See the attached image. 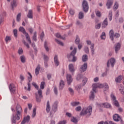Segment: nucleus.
Masks as SVG:
<instances>
[{
	"label": "nucleus",
	"instance_id": "24",
	"mask_svg": "<svg viewBox=\"0 0 124 124\" xmlns=\"http://www.w3.org/2000/svg\"><path fill=\"white\" fill-rule=\"evenodd\" d=\"M17 0H13L11 3V6L12 7V10H14V8L17 6V3H16Z\"/></svg>",
	"mask_w": 124,
	"mask_h": 124
},
{
	"label": "nucleus",
	"instance_id": "64",
	"mask_svg": "<svg viewBox=\"0 0 124 124\" xmlns=\"http://www.w3.org/2000/svg\"><path fill=\"white\" fill-rule=\"evenodd\" d=\"M54 93H55L56 95L58 94V88H57L56 86H54Z\"/></svg>",
	"mask_w": 124,
	"mask_h": 124
},
{
	"label": "nucleus",
	"instance_id": "56",
	"mask_svg": "<svg viewBox=\"0 0 124 124\" xmlns=\"http://www.w3.org/2000/svg\"><path fill=\"white\" fill-rule=\"evenodd\" d=\"M45 86V82H42L41 83V85H40V88L42 89V90H43V89H44V87Z\"/></svg>",
	"mask_w": 124,
	"mask_h": 124
},
{
	"label": "nucleus",
	"instance_id": "8",
	"mask_svg": "<svg viewBox=\"0 0 124 124\" xmlns=\"http://www.w3.org/2000/svg\"><path fill=\"white\" fill-rule=\"evenodd\" d=\"M96 104L99 107L108 108H112V106H111V104H109V103H97Z\"/></svg>",
	"mask_w": 124,
	"mask_h": 124
},
{
	"label": "nucleus",
	"instance_id": "30",
	"mask_svg": "<svg viewBox=\"0 0 124 124\" xmlns=\"http://www.w3.org/2000/svg\"><path fill=\"white\" fill-rule=\"evenodd\" d=\"M28 18H29V19H32L33 18V16H32V10H30L28 12V14L27 15Z\"/></svg>",
	"mask_w": 124,
	"mask_h": 124
},
{
	"label": "nucleus",
	"instance_id": "39",
	"mask_svg": "<svg viewBox=\"0 0 124 124\" xmlns=\"http://www.w3.org/2000/svg\"><path fill=\"white\" fill-rule=\"evenodd\" d=\"M118 8H119V3H118V2H115L113 6V10L114 11H116V10H117V9H118Z\"/></svg>",
	"mask_w": 124,
	"mask_h": 124
},
{
	"label": "nucleus",
	"instance_id": "43",
	"mask_svg": "<svg viewBox=\"0 0 124 124\" xmlns=\"http://www.w3.org/2000/svg\"><path fill=\"white\" fill-rule=\"evenodd\" d=\"M36 116V108H34L32 111V118H35Z\"/></svg>",
	"mask_w": 124,
	"mask_h": 124
},
{
	"label": "nucleus",
	"instance_id": "4",
	"mask_svg": "<svg viewBox=\"0 0 124 124\" xmlns=\"http://www.w3.org/2000/svg\"><path fill=\"white\" fill-rule=\"evenodd\" d=\"M19 31H21L23 33V34L25 35L26 37V40L28 41L30 44H31V37H30V35L27 32H26V30L23 27H20L19 29Z\"/></svg>",
	"mask_w": 124,
	"mask_h": 124
},
{
	"label": "nucleus",
	"instance_id": "37",
	"mask_svg": "<svg viewBox=\"0 0 124 124\" xmlns=\"http://www.w3.org/2000/svg\"><path fill=\"white\" fill-rule=\"evenodd\" d=\"M75 43L77 45L80 44V38H79V36L78 35H77V36H76Z\"/></svg>",
	"mask_w": 124,
	"mask_h": 124
},
{
	"label": "nucleus",
	"instance_id": "55",
	"mask_svg": "<svg viewBox=\"0 0 124 124\" xmlns=\"http://www.w3.org/2000/svg\"><path fill=\"white\" fill-rule=\"evenodd\" d=\"M75 110L77 112H80V111L82 110V107H81V106H78L76 108Z\"/></svg>",
	"mask_w": 124,
	"mask_h": 124
},
{
	"label": "nucleus",
	"instance_id": "36",
	"mask_svg": "<svg viewBox=\"0 0 124 124\" xmlns=\"http://www.w3.org/2000/svg\"><path fill=\"white\" fill-rule=\"evenodd\" d=\"M80 104V102H72L71 103V105L73 106V107H75L76 106H78Z\"/></svg>",
	"mask_w": 124,
	"mask_h": 124
},
{
	"label": "nucleus",
	"instance_id": "35",
	"mask_svg": "<svg viewBox=\"0 0 124 124\" xmlns=\"http://www.w3.org/2000/svg\"><path fill=\"white\" fill-rule=\"evenodd\" d=\"M108 19L110 21H112V19H113V13L112 11H109L108 12Z\"/></svg>",
	"mask_w": 124,
	"mask_h": 124
},
{
	"label": "nucleus",
	"instance_id": "31",
	"mask_svg": "<svg viewBox=\"0 0 124 124\" xmlns=\"http://www.w3.org/2000/svg\"><path fill=\"white\" fill-rule=\"evenodd\" d=\"M123 76H119L117 78H115V82L116 83H121V81L123 80Z\"/></svg>",
	"mask_w": 124,
	"mask_h": 124
},
{
	"label": "nucleus",
	"instance_id": "17",
	"mask_svg": "<svg viewBox=\"0 0 124 124\" xmlns=\"http://www.w3.org/2000/svg\"><path fill=\"white\" fill-rule=\"evenodd\" d=\"M100 84L94 83L93 84V91L94 93H96V89L97 88H100Z\"/></svg>",
	"mask_w": 124,
	"mask_h": 124
},
{
	"label": "nucleus",
	"instance_id": "58",
	"mask_svg": "<svg viewBox=\"0 0 124 124\" xmlns=\"http://www.w3.org/2000/svg\"><path fill=\"white\" fill-rule=\"evenodd\" d=\"M95 13L97 17H101V13L99 11H97Z\"/></svg>",
	"mask_w": 124,
	"mask_h": 124
},
{
	"label": "nucleus",
	"instance_id": "25",
	"mask_svg": "<svg viewBox=\"0 0 124 124\" xmlns=\"http://www.w3.org/2000/svg\"><path fill=\"white\" fill-rule=\"evenodd\" d=\"M54 63L56 66H59L60 64V62H59V59L58 58V55H55L54 58Z\"/></svg>",
	"mask_w": 124,
	"mask_h": 124
},
{
	"label": "nucleus",
	"instance_id": "9",
	"mask_svg": "<svg viewBox=\"0 0 124 124\" xmlns=\"http://www.w3.org/2000/svg\"><path fill=\"white\" fill-rule=\"evenodd\" d=\"M28 74L29 76L28 77V80L29 82L27 83L28 87L27 91H28V92H31V80L32 79V76H31V74L30 72H28Z\"/></svg>",
	"mask_w": 124,
	"mask_h": 124
},
{
	"label": "nucleus",
	"instance_id": "46",
	"mask_svg": "<svg viewBox=\"0 0 124 124\" xmlns=\"http://www.w3.org/2000/svg\"><path fill=\"white\" fill-rule=\"evenodd\" d=\"M13 32H14V35L15 37L17 38V37L18 36V35H17L18 31L17 30V29H14L13 30Z\"/></svg>",
	"mask_w": 124,
	"mask_h": 124
},
{
	"label": "nucleus",
	"instance_id": "11",
	"mask_svg": "<svg viewBox=\"0 0 124 124\" xmlns=\"http://www.w3.org/2000/svg\"><path fill=\"white\" fill-rule=\"evenodd\" d=\"M9 89L11 93H15V92H16V86H15L14 84H10L9 86Z\"/></svg>",
	"mask_w": 124,
	"mask_h": 124
},
{
	"label": "nucleus",
	"instance_id": "52",
	"mask_svg": "<svg viewBox=\"0 0 124 124\" xmlns=\"http://www.w3.org/2000/svg\"><path fill=\"white\" fill-rule=\"evenodd\" d=\"M110 97H111V100H112V101H114L116 100V96H115V95H114L113 93H111Z\"/></svg>",
	"mask_w": 124,
	"mask_h": 124
},
{
	"label": "nucleus",
	"instance_id": "57",
	"mask_svg": "<svg viewBox=\"0 0 124 124\" xmlns=\"http://www.w3.org/2000/svg\"><path fill=\"white\" fill-rule=\"evenodd\" d=\"M6 42H8L11 40V37L10 36H7L5 39Z\"/></svg>",
	"mask_w": 124,
	"mask_h": 124
},
{
	"label": "nucleus",
	"instance_id": "48",
	"mask_svg": "<svg viewBox=\"0 0 124 124\" xmlns=\"http://www.w3.org/2000/svg\"><path fill=\"white\" fill-rule=\"evenodd\" d=\"M17 22H20L21 21V13H19L16 16Z\"/></svg>",
	"mask_w": 124,
	"mask_h": 124
},
{
	"label": "nucleus",
	"instance_id": "21",
	"mask_svg": "<svg viewBox=\"0 0 124 124\" xmlns=\"http://www.w3.org/2000/svg\"><path fill=\"white\" fill-rule=\"evenodd\" d=\"M120 119H121V116L118 114H115L113 116V119L114 122H120Z\"/></svg>",
	"mask_w": 124,
	"mask_h": 124
},
{
	"label": "nucleus",
	"instance_id": "44",
	"mask_svg": "<svg viewBox=\"0 0 124 124\" xmlns=\"http://www.w3.org/2000/svg\"><path fill=\"white\" fill-rule=\"evenodd\" d=\"M93 98H94V92H91V94L90 96V99L91 100H93Z\"/></svg>",
	"mask_w": 124,
	"mask_h": 124
},
{
	"label": "nucleus",
	"instance_id": "26",
	"mask_svg": "<svg viewBox=\"0 0 124 124\" xmlns=\"http://www.w3.org/2000/svg\"><path fill=\"white\" fill-rule=\"evenodd\" d=\"M69 70L71 73H74L75 69H74V66L73 65V64H70L69 65Z\"/></svg>",
	"mask_w": 124,
	"mask_h": 124
},
{
	"label": "nucleus",
	"instance_id": "47",
	"mask_svg": "<svg viewBox=\"0 0 124 124\" xmlns=\"http://www.w3.org/2000/svg\"><path fill=\"white\" fill-rule=\"evenodd\" d=\"M55 41L58 43V44H59V45H61V46H63V43L57 39H55Z\"/></svg>",
	"mask_w": 124,
	"mask_h": 124
},
{
	"label": "nucleus",
	"instance_id": "32",
	"mask_svg": "<svg viewBox=\"0 0 124 124\" xmlns=\"http://www.w3.org/2000/svg\"><path fill=\"white\" fill-rule=\"evenodd\" d=\"M92 56L94 55V44H92L90 46Z\"/></svg>",
	"mask_w": 124,
	"mask_h": 124
},
{
	"label": "nucleus",
	"instance_id": "5",
	"mask_svg": "<svg viewBox=\"0 0 124 124\" xmlns=\"http://www.w3.org/2000/svg\"><path fill=\"white\" fill-rule=\"evenodd\" d=\"M35 97L37 102H41V98H43V95H42V90L39 89L38 91V93H35Z\"/></svg>",
	"mask_w": 124,
	"mask_h": 124
},
{
	"label": "nucleus",
	"instance_id": "33",
	"mask_svg": "<svg viewBox=\"0 0 124 124\" xmlns=\"http://www.w3.org/2000/svg\"><path fill=\"white\" fill-rule=\"evenodd\" d=\"M39 70H40V65H38L35 70V73L36 76L39 74Z\"/></svg>",
	"mask_w": 124,
	"mask_h": 124
},
{
	"label": "nucleus",
	"instance_id": "54",
	"mask_svg": "<svg viewBox=\"0 0 124 124\" xmlns=\"http://www.w3.org/2000/svg\"><path fill=\"white\" fill-rule=\"evenodd\" d=\"M101 27V23H98V24H96L95 25V29H96V30H99Z\"/></svg>",
	"mask_w": 124,
	"mask_h": 124
},
{
	"label": "nucleus",
	"instance_id": "3",
	"mask_svg": "<svg viewBox=\"0 0 124 124\" xmlns=\"http://www.w3.org/2000/svg\"><path fill=\"white\" fill-rule=\"evenodd\" d=\"M76 53H77V48L75 47L73 50L67 55L68 59H72V62H75L77 61V57L75 56Z\"/></svg>",
	"mask_w": 124,
	"mask_h": 124
},
{
	"label": "nucleus",
	"instance_id": "53",
	"mask_svg": "<svg viewBox=\"0 0 124 124\" xmlns=\"http://www.w3.org/2000/svg\"><path fill=\"white\" fill-rule=\"evenodd\" d=\"M113 104L114 105H115V106H116V107H119V106H120L119 102H118V101H117L116 100L113 101Z\"/></svg>",
	"mask_w": 124,
	"mask_h": 124
},
{
	"label": "nucleus",
	"instance_id": "7",
	"mask_svg": "<svg viewBox=\"0 0 124 124\" xmlns=\"http://www.w3.org/2000/svg\"><path fill=\"white\" fill-rule=\"evenodd\" d=\"M82 8L83 11L87 13L89 11V3L86 0H83L82 2Z\"/></svg>",
	"mask_w": 124,
	"mask_h": 124
},
{
	"label": "nucleus",
	"instance_id": "12",
	"mask_svg": "<svg viewBox=\"0 0 124 124\" xmlns=\"http://www.w3.org/2000/svg\"><path fill=\"white\" fill-rule=\"evenodd\" d=\"M87 68H88V63L85 62L80 66L79 71L82 73L85 72L87 70Z\"/></svg>",
	"mask_w": 124,
	"mask_h": 124
},
{
	"label": "nucleus",
	"instance_id": "42",
	"mask_svg": "<svg viewBox=\"0 0 124 124\" xmlns=\"http://www.w3.org/2000/svg\"><path fill=\"white\" fill-rule=\"evenodd\" d=\"M88 61V56L87 55H83L82 56V62H85Z\"/></svg>",
	"mask_w": 124,
	"mask_h": 124
},
{
	"label": "nucleus",
	"instance_id": "34",
	"mask_svg": "<svg viewBox=\"0 0 124 124\" xmlns=\"http://www.w3.org/2000/svg\"><path fill=\"white\" fill-rule=\"evenodd\" d=\"M71 122H72V123H74L75 124H78V119L76 118V117H73L71 119Z\"/></svg>",
	"mask_w": 124,
	"mask_h": 124
},
{
	"label": "nucleus",
	"instance_id": "22",
	"mask_svg": "<svg viewBox=\"0 0 124 124\" xmlns=\"http://www.w3.org/2000/svg\"><path fill=\"white\" fill-rule=\"evenodd\" d=\"M58 104H59L58 102L54 103L53 105L52 106V110L54 112H57L58 111Z\"/></svg>",
	"mask_w": 124,
	"mask_h": 124
},
{
	"label": "nucleus",
	"instance_id": "38",
	"mask_svg": "<svg viewBox=\"0 0 124 124\" xmlns=\"http://www.w3.org/2000/svg\"><path fill=\"white\" fill-rule=\"evenodd\" d=\"M84 18V13L83 12H80L78 14V19L81 20Z\"/></svg>",
	"mask_w": 124,
	"mask_h": 124
},
{
	"label": "nucleus",
	"instance_id": "19",
	"mask_svg": "<svg viewBox=\"0 0 124 124\" xmlns=\"http://www.w3.org/2000/svg\"><path fill=\"white\" fill-rule=\"evenodd\" d=\"M115 53H118V51L121 49V43H118L114 45Z\"/></svg>",
	"mask_w": 124,
	"mask_h": 124
},
{
	"label": "nucleus",
	"instance_id": "60",
	"mask_svg": "<svg viewBox=\"0 0 124 124\" xmlns=\"http://www.w3.org/2000/svg\"><path fill=\"white\" fill-rule=\"evenodd\" d=\"M22 42L24 44V45H25V46H26V47H27V48H30V45H29V44L28 43H27V42H26V41L23 40L22 41Z\"/></svg>",
	"mask_w": 124,
	"mask_h": 124
},
{
	"label": "nucleus",
	"instance_id": "23",
	"mask_svg": "<svg viewBox=\"0 0 124 124\" xmlns=\"http://www.w3.org/2000/svg\"><path fill=\"white\" fill-rule=\"evenodd\" d=\"M64 87V82L62 81V80H61L59 83V89L60 91H62V90L63 89V88Z\"/></svg>",
	"mask_w": 124,
	"mask_h": 124
},
{
	"label": "nucleus",
	"instance_id": "28",
	"mask_svg": "<svg viewBox=\"0 0 124 124\" xmlns=\"http://www.w3.org/2000/svg\"><path fill=\"white\" fill-rule=\"evenodd\" d=\"M50 110H51V107L50 106V102L49 101H47L46 103V112L49 113Z\"/></svg>",
	"mask_w": 124,
	"mask_h": 124
},
{
	"label": "nucleus",
	"instance_id": "6",
	"mask_svg": "<svg viewBox=\"0 0 124 124\" xmlns=\"http://www.w3.org/2000/svg\"><path fill=\"white\" fill-rule=\"evenodd\" d=\"M109 37L111 41H114V37L119 38V37H120V33H115V34H114V31L113 30H111L109 31Z\"/></svg>",
	"mask_w": 124,
	"mask_h": 124
},
{
	"label": "nucleus",
	"instance_id": "2",
	"mask_svg": "<svg viewBox=\"0 0 124 124\" xmlns=\"http://www.w3.org/2000/svg\"><path fill=\"white\" fill-rule=\"evenodd\" d=\"M93 112L92 106L88 107L87 108H83L80 113V116H85L87 115V117H90Z\"/></svg>",
	"mask_w": 124,
	"mask_h": 124
},
{
	"label": "nucleus",
	"instance_id": "62",
	"mask_svg": "<svg viewBox=\"0 0 124 124\" xmlns=\"http://www.w3.org/2000/svg\"><path fill=\"white\" fill-rule=\"evenodd\" d=\"M44 32L42 31L40 35V38L42 41H43V37H44Z\"/></svg>",
	"mask_w": 124,
	"mask_h": 124
},
{
	"label": "nucleus",
	"instance_id": "14",
	"mask_svg": "<svg viewBox=\"0 0 124 124\" xmlns=\"http://www.w3.org/2000/svg\"><path fill=\"white\" fill-rule=\"evenodd\" d=\"M31 117H30V116L27 115L26 117H25L23 118V120L21 122V124H26V123H29Z\"/></svg>",
	"mask_w": 124,
	"mask_h": 124
},
{
	"label": "nucleus",
	"instance_id": "51",
	"mask_svg": "<svg viewBox=\"0 0 124 124\" xmlns=\"http://www.w3.org/2000/svg\"><path fill=\"white\" fill-rule=\"evenodd\" d=\"M43 59L45 62H47V61H49V57L45 54L43 55Z\"/></svg>",
	"mask_w": 124,
	"mask_h": 124
},
{
	"label": "nucleus",
	"instance_id": "59",
	"mask_svg": "<svg viewBox=\"0 0 124 124\" xmlns=\"http://www.w3.org/2000/svg\"><path fill=\"white\" fill-rule=\"evenodd\" d=\"M101 38L102 39H105L106 38V34H105V32H103L102 33V35H101Z\"/></svg>",
	"mask_w": 124,
	"mask_h": 124
},
{
	"label": "nucleus",
	"instance_id": "61",
	"mask_svg": "<svg viewBox=\"0 0 124 124\" xmlns=\"http://www.w3.org/2000/svg\"><path fill=\"white\" fill-rule=\"evenodd\" d=\"M72 26H73L72 23H71L70 24H68V25L65 26V29L66 30H67L68 29H69V28H70V27H72Z\"/></svg>",
	"mask_w": 124,
	"mask_h": 124
},
{
	"label": "nucleus",
	"instance_id": "13",
	"mask_svg": "<svg viewBox=\"0 0 124 124\" xmlns=\"http://www.w3.org/2000/svg\"><path fill=\"white\" fill-rule=\"evenodd\" d=\"M100 89H101L102 88H104V92H108L109 90V85H108V84L105 83L103 84H100Z\"/></svg>",
	"mask_w": 124,
	"mask_h": 124
},
{
	"label": "nucleus",
	"instance_id": "1",
	"mask_svg": "<svg viewBox=\"0 0 124 124\" xmlns=\"http://www.w3.org/2000/svg\"><path fill=\"white\" fill-rule=\"evenodd\" d=\"M16 113L13 114L11 117L12 124H16L17 123V120L19 121L20 120V117H21V114L23 110H22V107L19 104H17L16 107Z\"/></svg>",
	"mask_w": 124,
	"mask_h": 124
},
{
	"label": "nucleus",
	"instance_id": "15",
	"mask_svg": "<svg viewBox=\"0 0 124 124\" xmlns=\"http://www.w3.org/2000/svg\"><path fill=\"white\" fill-rule=\"evenodd\" d=\"M113 0H108L106 3V6L108 9H110L113 5Z\"/></svg>",
	"mask_w": 124,
	"mask_h": 124
},
{
	"label": "nucleus",
	"instance_id": "45",
	"mask_svg": "<svg viewBox=\"0 0 124 124\" xmlns=\"http://www.w3.org/2000/svg\"><path fill=\"white\" fill-rule=\"evenodd\" d=\"M83 82V86H85L86 84H87V82H88V78L84 77L83 78V79L82 80Z\"/></svg>",
	"mask_w": 124,
	"mask_h": 124
},
{
	"label": "nucleus",
	"instance_id": "49",
	"mask_svg": "<svg viewBox=\"0 0 124 124\" xmlns=\"http://www.w3.org/2000/svg\"><path fill=\"white\" fill-rule=\"evenodd\" d=\"M84 51L86 54H89L90 53V50H89V47L85 46L84 48Z\"/></svg>",
	"mask_w": 124,
	"mask_h": 124
},
{
	"label": "nucleus",
	"instance_id": "18",
	"mask_svg": "<svg viewBox=\"0 0 124 124\" xmlns=\"http://www.w3.org/2000/svg\"><path fill=\"white\" fill-rule=\"evenodd\" d=\"M108 26V19L106 18L102 24V29H105Z\"/></svg>",
	"mask_w": 124,
	"mask_h": 124
},
{
	"label": "nucleus",
	"instance_id": "63",
	"mask_svg": "<svg viewBox=\"0 0 124 124\" xmlns=\"http://www.w3.org/2000/svg\"><path fill=\"white\" fill-rule=\"evenodd\" d=\"M23 49H22V48H19L18 51V54L19 55H22V54H23Z\"/></svg>",
	"mask_w": 124,
	"mask_h": 124
},
{
	"label": "nucleus",
	"instance_id": "20",
	"mask_svg": "<svg viewBox=\"0 0 124 124\" xmlns=\"http://www.w3.org/2000/svg\"><path fill=\"white\" fill-rule=\"evenodd\" d=\"M5 16H6V13L5 12L0 15V25H1V23L3 22V19Z\"/></svg>",
	"mask_w": 124,
	"mask_h": 124
},
{
	"label": "nucleus",
	"instance_id": "40",
	"mask_svg": "<svg viewBox=\"0 0 124 124\" xmlns=\"http://www.w3.org/2000/svg\"><path fill=\"white\" fill-rule=\"evenodd\" d=\"M37 33L36 31H35L33 33V35L32 36V39L33 40H34V41H37Z\"/></svg>",
	"mask_w": 124,
	"mask_h": 124
},
{
	"label": "nucleus",
	"instance_id": "27",
	"mask_svg": "<svg viewBox=\"0 0 124 124\" xmlns=\"http://www.w3.org/2000/svg\"><path fill=\"white\" fill-rule=\"evenodd\" d=\"M84 76L81 74H78L76 79L77 81H81L82 79H84Z\"/></svg>",
	"mask_w": 124,
	"mask_h": 124
},
{
	"label": "nucleus",
	"instance_id": "29",
	"mask_svg": "<svg viewBox=\"0 0 124 124\" xmlns=\"http://www.w3.org/2000/svg\"><path fill=\"white\" fill-rule=\"evenodd\" d=\"M119 89L120 92H121V93L122 94H123L124 95V87L122 84H120L119 86Z\"/></svg>",
	"mask_w": 124,
	"mask_h": 124
},
{
	"label": "nucleus",
	"instance_id": "16",
	"mask_svg": "<svg viewBox=\"0 0 124 124\" xmlns=\"http://www.w3.org/2000/svg\"><path fill=\"white\" fill-rule=\"evenodd\" d=\"M66 79L68 85H70L71 83H72L73 81L71 75L67 74Z\"/></svg>",
	"mask_w": 124,
	"mask_h": 124
},
{
	"label": "nucleus",
	"instance_id": "41",
	"mask_svg": "<svg viewBox=\"0 0 124 124\" xmlns=\"http://www.w3.org/2000/svg\"><path fill=\"white\" fill-rule=\"evenodd\" d=\"M20 61L23 63H25V62H26V57L25 56L22 55L20 56Z\"/></svg>",
	"mask_w": 124,
	"mask_h": 124
},
{
	"label": "nucleus",
	"instance_id": "50",
	"mask_svg": "<svg viewBox=\"0 0 124 124\" xmlns=\"http://www.w3.org/2000/svg\"><path fill=\"white\" fill-rule=\"evenodd\" d=\"M44 47L46 50V52H49V47L47 46V42L45 41L44 44Z\"/></svg>",
	"mask_w": 124,
	"mask_h": 124
},
{
	"label": "nucleus",
	"instance_id": "10",
	"mask_svg": "<svg viewBox=\"0 0 124 124\" xmlns=\"http://www.w3.org/2000/svg\"><path fill=\"white\" fill-rule=\"evenodd\" d=\"M116 62V60L114 58H111L107 62V67H110V63L112 66V67H114V65H115V63Z\"/></svg>",
	"mask_w": 124,
	"mask_h": 124
}]
</instances>
